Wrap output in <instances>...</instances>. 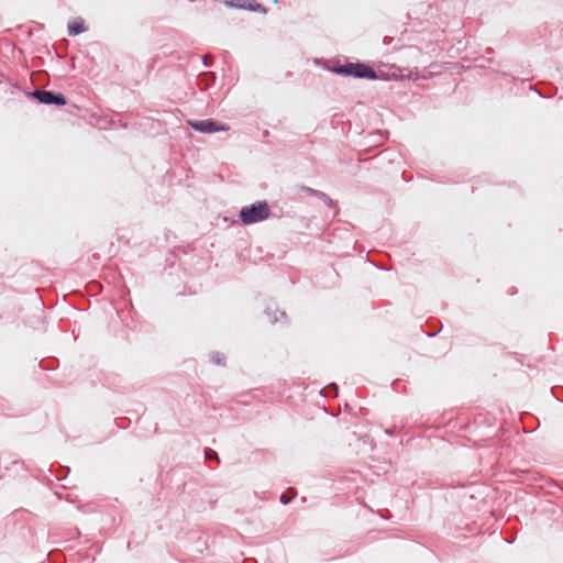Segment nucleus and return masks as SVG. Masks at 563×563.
<instances>
[{
  "label": "nucleus",
  "mask_w": 563,
  "mask_h": 563,
  "mask_svg": "<svg viewBox=\"0 0 563 563\" xmlns=\"http://www.w3.org/2000/svg\"><path fill=\"white\" fill-rule=\"evenodd\" d=\"M338 386L335 384H330L323 388L322 393L325 397L328 396H336L338 395Z\"/></svg>",
  "instance_id": "nucleus-8"
},
{
  "label": "nucleus",
  "mask_w": 563,
  "mask_h": 563,
  "mask_svg": "<svg viewBox=\"0 0 563 563\" xmlns=\"http://www.w3.org/2000/svg\"><path fill=\"white\" fill-rule=\"evenodd\" d=\"M213 362H217V363H221V360L220 358H217L213 356Z\"/></svg>",
  "instance_id": "nucleus-13"
},
{
  "label": "nucleus",
  "mask_w": 563,
  "mask_h": 563,
  "mask_svg": "<svg viewBox=\"0 0 563 563\" xmlns=\"http://www.w3.org/2000/svg\"><path fill=\"white\" fill-rule=\"evenodd\" d=\"M212 456H213V461H218L219 462V457H218V454L213 451L212 453Z\"/></svg>",
  "instance_id": "nucleus-12"
},
{
  "label": "nucleus",
  "mask_w": 563,
  "mask_h": 563,
  "mask_svg": "<svg viewBox=\"0 0 563 563\" xmlns=\"http://www.w3.org/2000/svg\"><path fill=\"white\" fill-rule=\"evenodd\" d=\"M206 457H207V459H211V455L209 454V452H208V451L206 452Z\"/></svg>",
  "instance_id": "nucleus-14"
},
{
  "label": "nucleus",
  "mask_w": 563,
  "mask_h": 563,
  "mask_svg": "<svg viewBox=\"0 0 563 563\" xmlns=\"http://www.w3.org/2000/svg\"><path fill=\"white\" fill-rule=\"evenodd\" d=\"M295 496V493L291 495V496H288L287 494H282L280 495V503L284 504V505H287L288 503H290L291 498Z\"/></svg>",
  "instance_id": "nucleus-10"
},
{
  "label": "nucleus",
  "mask_w": 563,
  "mask_h": 563,
  "mask_svg": "<svg viewBox=\"0 0 563 563\" xmlns=\"http://www.w3.org/2000/svg\"><path fill=\"white\" fill-rule=\"evenodd\" d=\"M271 210L266 201H257L251 206H245L240 210V218L244 224H253L266 220Z\"/></svg>",
  "instance_id": "nucleus-1"
},
{
  "label": "nucleus",
  "mask_w": 563,
  "mask_h": 563,
  "mask_svg": "<svg viewBox=\"0 0 563 563\" xmlns=\"http://www.w3.org/2000/svg\"><path fill=\"white\" fill-rule=\"evenodd\" d=\"M306 190H307L308 192H310V194L316 195V196H324V194L319 192V191H317V190H313V189H311V188H306Z\"/></svg>",
  "instance_id": "nucleus-11"
},
{
  "label": "nucleus",
  "mask_w": 563,
  "mask_h": 563,
  "mask_svg": "<svg viewBox=\"0 0 563 563\" xmlns=\"http://www.w3.org/2000/svg\"><path fill=\"white\" fill-rule=\"evenodd\" d=\"M225 4L232 8L266 13V9L261 3L256 2V0H225Z\"/></svg>",
  "instance_id": "nucleus-4"
},
{
  "label": "nucleus",
  "mask_w": 563,
  "mask_h": 563,
  "mask_svg": "<svg viewBox=\"0 0 563 563\" xmlns=\"http://www.w3.org/2000/svg\"><path fill=\"white\" fill-rule=\"evenodd\" d=\"M34 97L41 102L45 104H66V99L62 93H54L52 91L46 90H36L34 91Z\"/></svg>",
  "instance_id": "nucleus-3"
},
{
  "label": "nucleus",
  "mask_w": 563,
  "mask_h": 563,
  "mask_svg": "<svg viewBox=\"0 0 563 563\" xmlns=\"http://www.w3.org/2000/svg\"><path fill=\"white\" fill-rule=\"evenodd\" d=\"M188 124L197 131L205 132V133L211 132V121L210 120H201V121L189 120Z\"/></svg>",
  "instance_id": "nucleus-5"
},
{
  "label": "nucleus",
  "mask_w": 563,
  "mask_h": 563,
  "mask_svg": "<svg viewBox=\"0 0 563 563\" xmlns=\"http://www.w3.org/2000/svg\"><path fill=\"white\" fill-rule=\"evenodd\" d=\"M212 128H213V133L219 132V131H227L229 129L227 125L216 122V121H213Z\"/></svg>",
  "instance_id": "nucleus-9"
},
{
  "label": "nucleus",
  "mask_w": 563,
  "mask_h": 563,
  "mask_svg": "<svg viewBox=\"0 0 563 563\" xmlns=\"http://www.w3.org/2000/svg\"><path fill=\"white\" fill-rule=\"evenodd\" d=\"M332 71L338 75L352 76L355 78L376 79V73L365 64L362 63H346L338 65L332 68Z\"/></svg>",
  "instance_id": "nucleus-2"
},
{
  "label": "nucleus",
  "mask_w": 563,
  "mask_h": 563,
  "mask_svg": "<svg viewBox=\"0 0 563 563\" xmlns=\"http://www.w3.org/2000/svg\"><path fill=\"white\" fill-rule=\"evenodd\" d=\"M84 23L79 21H74L68 24V32L70 35H77L84 31Z\"/></svg>",
  "instance_id": "nucleus-7"
},
{
  "label": "nucleus",
  "mask_w": 563,
  "mask_h": 563,
  "mask_svg": "<svg viewBox=\"0 0 563 563\" xmlns=\"http://www.w3.org/2000/svg\"><path fill=\"white\" fill-rule=\"evenodd\" d=\"M266 316L268 317V321L271 323H275V322H278L280 318L285 317V312L278 311V310L272 311L271 308H267Z\"/></svg>",
  "instance_id": "nucleus-6"
}]
</instances>
